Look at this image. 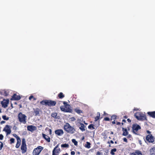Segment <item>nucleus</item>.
<instances>
[{"label":"nucleus","mask_w":155,"mask_h":155,"mask_svg":"<svg viewBox=\"0 0 155 155\" xmlns=\"http://www.w3.org/2000/svg\"><path fill=\"white\" fill-rule=\"evenodd\" d=\"M127 121L129 123H130L131 122V120L130 119H127Z\"/></svg>","instance_id":"5fc2aeb1"},{"label":"nucleus","mask_w":155,"mask_h":155,"mask_svg":"<svg viewBox=\"0 0 155 155\" xmlns=\"http://www.w3.org/2000/svg\"><path fill=\"white\" fill-rule=\"evenodd\" d=\"M54 133L57 135L60 136L64 134V132L63 130L59 129L55 130Z\"/></svg>","instance_id":"9b49d317"},{"label":"nucleus","mask_w":155,"mask_h":155,"mask_svg":"<svg viewBox=\"0 0 155 155\" xmlns=\"http://www.w3.org/2000/svg\"><path fill=\"white\" fill-rule=\"evenodd\" d=\"M36 100V98L34 97V98H33V101H35V100Z\"/></svg>","instance_id":"0e129e2a"},{"label":"nucleus","mask_w":155,"mask_h":155,"mask_svg":"<svg viewBox=\"0 0 155 155\" xmlns=\"http://www.w3.org/2000/svg\"><path fill=\"white\" fill-rule=\"evenodd\" d=\"M130 155H137L136 153V150L134 152L131 153Z\"/></svg>","instance_id":"a18cd8bd"},{"label":"nucleus","mask_w":155,"mask_h":155,"mask_svg":"<svg viewBox=\"0 0 155 155\" xmlns=\"http://www.w3.org/2000/svg\"><path fill=\"white\" fill-rule=\"evenodd\" d=\"M117 117V116L115 115H113L111 116L110 120H114V121H115Z\"/></svg>","instance_id":"c85d7f7f"},{"label":"nucleus","mask_w":155,"mask_h":155,"mask_svg":"<svg viewBox=\"0 0 155 155\" xmlns=\"http://www.w3.org/2000/svg\"><path fill=\"white\" fill-rule=\"evenodd\" d=\"M134 116L139 120L143 121L147 120L146 115L141 112L136 113L134 114Z\"/></svg>","instance_id":"7ed1b4c3"},{"label":"nucleus","mask_w":155,"mask_h":155,"mask_svg":"<svg viewBox=\"0 0 155 155\" xmlns=\"http://www.w3.org/2000/svg\"><path fill=\"white\" fill-rule=\"evenodd\" d=\"M124 117L125 119H127V116H125Z\"/></svg>","instance_id":"680f3d73"},{"label":"nucleus","mask_w":155,"mask_h":155,"mask_svg":"<svg viewBox=\"0 0 155 155\" xmlns=\"http://www.w3.org/2000/svg\"><path fill=\"white\" fill-rule=\"evenodd\" d=\"M42 137L43 138L46 140L48 142H50V138L48 135L43 134Z\"/></svg>","instance_id":"dca6fc26"},{"label":"nucleus","mask_w":155,"mask_h":155,"mask_svg":"<svg viewBox=\"0 0 155 155\" xmlns=\"http://www.w3.org/2000/svg\"><path fill=\"white\" fill-rule=\"evenodd\" d=\"M88 128L89 129L92 128L93 129H95L94 127V125L92 124H90L88 126Z\"/></svg>","instance_id":"f704fd0d"},{"label":"nucleus","mask_w":155,"mask_h":155,"mask_svg":"<svg viewBox=\"0 0 155 155\" xmlns=\"http://www.w3.org/2000/svg\"><path fill=\"white\" fill-rule=\"evenodd\" d=\"M43 147L41 146H38L35 148L33 151V155H39L41 151L43 150Z\"/></svg>","instance_id":"423d86ee"},{"label":"nucleus","mask_w":155,"mask_h":155,"mask_svg":"<svg viewBox=\"0 0 155 155\" xmlns=\"http://www.w3.org/2000/svg\"><path fill=\"white\" fill-rule=\"evenodd\" d=\"M64 106H61L60 107L61 110L65 112L72 113V110L71 109L70 105L68 104L66 101H63Z\"/></svg>","instance_id":"f03ea898"},{"label":"nucleus","mask_w":155,"mask_h":155,"mask_svg":"<svg viewBox=\"0 0 155 155\" xmlns=\"http://www.w3.org/2000/svg\"><path fill=\"white\" fill-rule=\"evenodd\" d=\"M104 120L105 121H109L110 119L108 117H105L104 118Z\"/></svg>","instance_id":"a19ab883"},{"label":"nucleus","mask_w":155,"mask_h":155,"mask_svg":"<svg viewBox=\"0 0 155 155\" xmlns=\"http://www.w3.org/2000/svg\"><path fill=\"white\" fill-rule=\"evenodd\" d=\"M70 120L71 121H74L76 119L74 117H72L70 118Z\"/></svg>","instance_id":"ea45409f"},{"label":"nucleus","mask_w":155,"mask_h":155,"mask_svg":"<svg viewBox=\"0 0 155 155\" xmlns=\"http://www.w3.org/2000/svg\"><path fill=\"white\" fill-rule=\"evenodd\" d=\"M146 141L145 142H148L149 143H153L155 140V138L151 134L147 135L146 137Z\"/></svg>","instance_id":"0eeeda50"},{"label":"nucleus","mask_w":155,"mask_h":155,"mask_svg":"<svg viewBox=\"0 0 155 155\" xmlns=\"http://www.w3.org/2000/svg\"><path fill=\"white\" fill-rule=\"evenodd\" d=\"M13 135L14 137L16 138L17 140L21 139L20 137L18 136L16 134H13Z\"/></svg>","instance_id":"c9c22d12"},{"label":"nucleus","mask_w":155,"mask_h":155,"mask_svg":"<svg viewBox=\"0 0 155 155\" xmlns=\"http://www.w3.org/2000/svg\"><path fill=\"white\" fill-rule=\"evenodd\" d=\"M34 97L33 95H31L29 98V99L30 100H31L32 98L33 99Z\"/></svg>","instance_id":"37998d69"},{"label":"nucleus","mask_w":155,"mask_h":155,"mask_svg":"<svg viewBox=\"0 0 155 155\" xmlns=\"http://www.w3.org/2000/svg\"><path fill=\"white\" fill-rule=\"evenodd\" d=\"M10 144H12L15 142V140L13 138H11L9 140Z\"/></svg>","instance_id":"4c0bfd02"},{"label":"nucleus","mask_w":155,"mask_h":155,"mask_svg":"<svg viewBox=\"0 0 155 155\" xmlns=\"http://www.w3.org/2000/svg\"><path fill=\"white\" fill-rule=\"evenodd\" d=\"M79 124H80V125H79V126H80L79 127V129L82 131H83L85 130V126L84 125L81 123H80Z\"/></svg>","instance_id":"6ab92c4d"},{"label":"nucleus","mask_w":155,"mask_h":155,"mask_svg":"<svg viewBox=\"0 0 155 155\" xmlns=\"http://www.w3.org/2000/svg\"><path fill=\"white\" fill-rule=\"evenodd\" d=\"M21 97L20 95H18L16 94H14L12 96L11 100L18 101L20 99Z\"/></svg>","instance_id":"4468645a"},{"label":"nucleus","mask_w":155,"mask_h":155,"mask_svg":"<svg viewBox=\"0 0 155 155\" xmlns=\"http://www.w3.org/2000/svg\"><path fill=\"white\" fill-rule=\"evenodd\" d=\"M42 127V125H40L39 127Z\"/></svg>","instance_id":"69168bd1"},{"label":"nucleus","mask_w":155,"mask_h":155,"mask_svg":"<svg viewBox=\"0 0 155 155\" xmlns=\"http://www.w3.org/2000/svg\"><path fill=\"white\" fill-rule=\"evenodd\" d=\"M18 118L19 121L21 123H22L24 124H26V116L21 112L19 113L18 116Z\"/></svg>","instance_id":"20e7f679"},{"label":"nucleus","mask_w":155,"mask_h":155,"mask_svg":"<svg viewBox=\"0 0 155 155\" xmlns=\"http://www.w3.org/2000/svg\"><path fill=\"white\" fill-rule=\"evenodd\" d=\"M64 130L67 133L73 134L74 133L75 130L73 127L71 126L69 124L67 123L63 127Z\"/></svg>","instance_id":"f257e3e1"},{"label":"nucleus","mask_w":155,"mask_h":155,"mask_svg":"<svg viewBox=\"0 0 155 155\" xmlns=\"http://www.w3.org/2000/svg\"><path fill=\"white\" fill-rule=\"evenodd\" d=\"M63 155H68V153H66L65 154H63Z\"/></svg>","instance_id":"338daca9"},{"label":"nucleus","mask_w":155,"mask_h":155,"mask_svg":"<svg viewBox=\"0 0 155 155\" xmlns=\"http://www.w3.org/2000/svg\"><path fill=\"white\" fill-rule=\"evenodd\" d=\"M21 150L22 153L23 154L25 153L27 151V145H21Z\"/></svg>","instance_id":"2eb2a0df"},{"label":"nucleus","mask_w":155,"mask_h":155,"mask_svg":"<svg viewBox=\"0 0 155 155\" xmlns=\"http://www.w3.org/2000/svg\"><path fill=\"white\" fill-rule=\"evenodd\" d=\"M2 118L4 120H8L9 118V117H7L6 115L2 116Z\"/></svg>","instance_id":"e433bc0d"},{"label":"nucleus","mask_w":155,"mask_h":155,"mask_svg":"<svg viewBox=\"0 0 155 155\" xmlns=\"http://www.w3.org/2000/svg\"><path fill=\"white\" fill-rule=\"evenodd\" d=\"M9 102V100L8 99H4L3 101L1 102L2 107L4 108L8 106Z\"/></svg>","instance_id":"ddd939ff"},{"label":"nucleus","mask_w":155,"mask_h":155,"mask_svg":"<svg viewBox=\"0 0 155 155\" xmlns=\"http://www.w3.org/2000/svg\"><path fill=\"white\" fill-rule=\"evenodd\" d=\"M127 138H131L132 137V136L131 134H128L127 135Z\"/></svg>","instance_id":"8fccbe9b"},{"label":"nucleus","mask_w":155,"mask_h":155,"mask_svg":"<svg viewBox=\"0 0 155 155\" xmlns=\"http://www.w3.org/2000/svg\"><path fill=\"white\" fill-rule=\"evenodd\" d=\"M116 151L117 149L116 148H114L111 150L110 153L112 155H114L115 154L114 152H115Z\"/></svg>","instance_id":"a878e982"},{"label":"nucleus","mask_w":155,"mask_h":155,"mask_svg":"<svg viewBox=\"0 0 155 155\" xmlns=\"http://www.w3.org/2000/svg\"><path fill=\"white\" fill-rule=\"evenodd\" d=\"M5 123V121H3V120L2 121L0 122V123L1 124H3Z\"/></svg>","instance_id":"603ef678"},{"label":"nucleus","mask_w":155,"mask_h":155,"mask_svg":"<svg viewBox=\"0 0 155 155\" xmlns=\"http://www.w3.org/2000/svg\"><path fill=\"white\" fill-rule=\"evenodd\" d=\"M27 145L26 143L25 139L23 138L22 140V144L21 145Z\"/></svg>","instance_id":"2f4dec72"},{"label":"nucleus","mask_w":155,"mask_h":155,"mask_svg":"<svg viewBox=\"0 0 155 155\" xmlns=\"http://www.w3.org/2000/svg\"><path fill=\"white\" fill-rule=\"evenodd\" d=\"M91 143L88 142H87L86 144L84 145V147L88 149L91 148Z\"/></svg>","instance_id":"393cba45"},{"label":"nucleus","mask_w":155,"mask_h":155,"mask_svg":"<svg viewBox=\"0 0 155 155\" xmlns=\"http://www.w3.org/2000/svg\"><path fill=\"white\" fill-rule=\"evenodd\" d=\"M5 96H6L8 95V94H7L6 91L5 92Z\"/></svg>","instance_id":"052dcab7"},{"label":"nucleus","mask_w":155,"mask_h":155,"mask_svg":"<svg viewBox=\"0 0 155 155\" xmlns=\"http://www.w3.org/2000/svg\"><path fill=\"white\" fill-rule=\"evenodd\" d=\"M3 131H5L7 133V135L9 134L11 132V130L9 126L8 125L5 126V128L3 129Z\"/></svg>","instance_id":"f8f14e48"},{"label":"nucleus","mask_w":155,"mask_h":155,"mask_svg":"<svg viewBox=\"0 0 155 155\" xmlns=\"http://www.w3.org/2000/svg\"><path fill=\"white\" fill-rule=\"evenodd\" d=\"M112 123L113 124H115V121L114 120L112 122Z\"/></svg>","instance_id":"4d7b16f0"},{"label":"nucleus","mask_w":155,"mask_h":155,"mask_svg":"<svg viewBox=\"0 0 155 155\" xmlns=\"http://www.w3.org/2000/svg\"><path fill=\"white\" fill-rule=\"evenodd\" d=\"M121 124V123L120 122H117L116 123V124L117 125H120Z\"/></svg>","instance_id":"6e6d98bb"},{"label":"nucleus","mask_w":155,"mask_h":155,"mask_svg":"<svg viewBox=\"0 0 155 155\" xmlns=\"http://www.w3.org/2000/svg\"><path fill=\"white\" fill-rule=\"evenodd\" d=\"M147 113L150 117L155 118V111L148 112Z\"/></svg>","instance_id":"aec40b11"},{"label":"nucleus","mask_w":155,"mask_h":155,"mask_svg":"<svg viewBox=\"0 0 155 155\" xmlns=\"http://www.w3.org/2000/svg\"><path fill=\"white\" fill-rule=\"evenodd\" d=\"M74 111L78 114H80L83 113V111L80 110L79 108H76L74 109Z\"/></svg>","instance_id":"5701e85b"},{"label":"nucleus","mask_w":155,"mask_h":155,"mask_svg":"<svg viewBox=\"0 0 155 155\" xmlns=\"http://www.w3.org/2000/svg\"><path fill=\"white\" fill-rule=\"evenodd\" d=\"M101 154V153L99 151H98L96 153V155H100Z\"/></svg>","instance_id":"3c124183"},{"label":"nucleus","mask_w":155,"mask_h":155,"mask_svg":"<svg viewBox=\"0 0 155 155\" xmlns=\"http://www.w3.org/2000/svg\"><path fill=\"white\" fill-rule=\"evenodd\" d=\"M97 116L95 117V121H97L100 118V113L98 112L97 113Z\"/></svg>","instance_id":"b1692460"},{"label":"nucleus","mask_w":155,"mask_h":155,"mask_svg":"<svg viewBox=\"0 0 155 155\" xmlns=\"http://www.w3.org/2000/svg\"><path fill=\"white\" fill-rule=\"evenodd\" d=\"M58 97L62 99L64 97V95L62 92H60L58 94Z\"/></svg>","instance_id":"cd10ccee"},{"label":"nucleus","mask_w":155,"mask_h":155,"mask_svg":"<svg viewBox=\"0 0 155 155\" xmlns=\"http://www.w3.org/2000/svg\"><path fill=\"white\" fill-rule=\"evenodd\" d=\"M27 129L28 131H30L31 132H33L37 129L36 127L32 125H28L27 126Z\"/></svg>","instance_id":"1a4fd4ad"},{"label":"nucleus","mask_w":155,"mask_h":155,"mask_svg":"<svg viewBox=\"0 0 155 155\" xmlns=\"http://www.w3.org/2000/svg\"><path fill=\"white\" fill-rule=\"evenodd\" d=\"M110 134H113V132H112V131H111V133H110Z\"/></svg>","instance_id":"774afa93"},{"label":"nucleus","mask_w":155,"mask_h":155,"mask_svg":"<svg viewBox=\"0 0 155 155\" xmlns=\"http://www.w3.org/2000/svg\"><path fill=\"white\" fill-rule=\"evenodd\" d=\"M147 133L149 134H151V133L150 131L148 130H147Z\"/></svg>","instance_id":"864d4df0"},{"label":"nucleus","mask_w":155,"mask_h":155,"mask_svg":"<svg viewBox=\"0 0 155 155\" xmlns=\"http://www.w3.org/2000/svg\"><path fill=\"white\" fill-rule=\"evenodd\" d=\"M48 131L49 133V134L51 135L52 134V130L51 129H49Z\"/></svg>","instance_id":"49530a36"},{"label":"nucleus","mask_w":155,"mask_h":155,"mask_svg":"<svg viewBox=\"0 0 155 155\" xmlns=\"http://www.w3.org/2000/svg\"><path fill=\"white\" fill-rule=\"evenodd\" d=\"M126 122V120H122V123H121L122 124V125H123L124 124V123H125Z\"/></svg>","instance_id":"de8ad7c7"},{"label":"nucleus","mask_w":155,"mask_h":155,"mask_svg":"<svg viewBox=\"0 0 155 155\" xmlns=\"http://www.w3.org/2000/svg\"><path fill=\"white\" fill-rule=\"evenodd\" d=\"M47 101H48V100H45L42 101L40 102V103H41V104L43 105H47Z\"/></svg>","instance_id":"bb28decb"},{"label":"nucleus","mask_w":155,"mask_h":155,"mask_svg":"<svg viewBox=\"0 0 155 155\" xmlns=\"http://www.w3.org/2000/svg\"><path fill=\"white\" fill-rule=\"evenodd\" d=\"M110 143H112V144H113V143H114V141H113V140H111L110 141Z\"/></svg>","instance_id":"13d9d810"},{"label":"nucleus","mask_w":155,"mask_h":155,"mask_svg":"<svg viewBox=\"0 0 155 155\" xmlns=\"http://www.w3.org/2000/svg\"><path fill=\"white\" fill-rule=\"evenodd\" d=\"M47 105L49 106H54L55 105L56 102L55 101L51 100H48Z\"/></svg>","instance_id":"9d476101"},{"label":"nucleus","mask_w":155,"mask_h":155,"mask_svg":"<svg viewBox=\"0 0 155 155\" xmlns=\"http://www.w3.org/2000/svg\"><path fill=\"white\" fill-rule=\"evenodd\" d=\"M123 139L124 141L125 142H127V138H126L124 137L123 138Z\"/></svg>","instance_id":"c03bdc74"},{"label":"nucleus","mask_w":155,"mask_h":155,"mask_svg":"<svg viewBox=\"0 0 155 155\" xmlns=\"http://www.w3.org/2000/svg\"><path fill=\"white\" fill-rule=\"evenodd\" d=\"M122 130L123 132L122 134L124 136H126L128 135V132L127 131V129L126 128H124V127H122Z\"/></svg>","instance_id":"a211bd4d"},{"label":"nucleus","mask_w":155,"mask_h":155,"mask_svg":"<svg viewBox=\"0 0 155 155\" xmlns=\"http://www.w3.org/2000/svg\"><path fill=\"white\" fill-rule=\"evenodd\" d=\"M59 146V144H57L54 148L52 151V155H58L61 152V150L60 148H58Z\"/></svg>","instance_id":"6e6552de"},{"label":"nucleus","mask_w":155,"mask_h":155,"mask_svg":"<svg viewBox=\"0 0 155 155\" xmlns=\"http://www.w3.org/2000/svg\"><path fill=\"white\" fill-rule=\"evenodd\" d=\"M57 115V113L56 112L52 113L51 114V116L54 118H56Z\"/></svg>","instance_id":"c756f323"},{"label":"nucleus","mask_w":155,"mask_h":155,"mask_svg":"<svg viewBox=\"0 0 155 155\" xmlns=\"http://www.w3.org/2000/svg\"><path fill=\"white\" fill-rule=\"evenodd\" d=\"M71 155H74L75 154V153L74 151H72L71 152Z\"/></svg>","instance_id":"09e8293b"},{"label":"nucleus","mask_w":155,"mask_h":155,"mask_svg":"<svg viewBox=\"0 0 155 155\" xmlns=\"http://www.w3.org/2000/svg\"><path fill=\"white\" fill-rule=\"evenodd\" d=\"M104 115H108V114H107L106 113V112L105 111L104 112Z\"/></svg>","instance_id":"e2e57ef3"},{"label":"nucleus","mask_w":155,"mask_h":155,"mask_svg":"<svg viewBox=\"0 0 155 155\" xmlns=\"http://www.w3.org/2000/svg\"><path fill=\"white\" fill-rule=\"evenodd\" d=\"M150 155H155V147H151L149 150Z\"/></svg>","instance_id":"f3484780"},{"label":"nucleus","mask_w":155,"mask_h":155,"mask_svg":"<svg viewBox=\"0 0 155 155\" xmlns=\"http://www.w3.org/2000/svg\"><path fill=\"white\" fill-rule=\"evenodd\" d=\"M34 112L35 113V115L37 116L39 115L40 109L38 108H36L35 109H33Z\"/></svg>","instance_id":"412c9836"},{"label":"nucleus","mask_w":155,"mask_h":155,"mask_svg":"<svg viewBox=\"0 0 155 155\" xmlns=\"http://www.w3.org/2000/svg\"><path fill=\"white\" fill-rule=\"evenodd\" d=\"M4 138V136L2 134H0V140H2Z\"/></svg>","instance_id":"79ce46f5"},{"label":"nucleus","mask_w":155,"mask_h":155,"mask_svg":"<svg viewBox=\"0 0 155 155\" xmlns=\"http://www.w3.org/2000/svg\"><path fill=\"white\" fill-rule=\"evenodd\" d=\"M71 141L75 146H77L78 145V142L75 140V139H73L71 140Z\"/></svg>","instance_id":"473e14b6"},{"label":"nucleus","mask_w":155,"mask_h":155,"mask_svg":"<svg viewBox=\"0 0 155 155\" xmlns=\"http://www.w3.org/2000/svg\"><path fill=\"white\" fill-rule=\"evenodd\" d=\"M136 153L137 155H143L141 151L139 150H136Z\"/></svg>","instance_id":"72a5a7b5"},{"label":"nucleus","mask_w":155,"mask_h":155,"mask_svg":"<svg viewBox=\"0 0 155 155\" xmlns=\"http://www.w3.org/2000/svg\"><path fill=\"white\" fill-rule=\"evenodd\" d=\"M3 147V143L1 142L0 141V150H2V147Z\"/></svg>","instance_id":"58836bf2"},{"label":"nucleus","mask_w":155,"mask_h":155,"mask_svg":"<svg viewBox=\"0 0 155 155\" xmlns=\"http://www.w3.org/2000/svg\"><path fill=\"white\" fill-rule=\"evenodd\" d=\"M110 141H108V142H107V143H108V144H110V145H109V147H110Z\"/></svg>","instance_id":"bf43d9fd"},{"label":"nucleus","mask_w":155,"mask_h":155,"mask_svg":"<svg viewBox=\"0 0 155 155\" xmlns=\"http://www.w3.org/2000/svg\"><path fill=\"white\" fill-rule=\"evenodd\" d=\"M61 146L62 147H67L68 148L69 147V145L67 143H64L61 145Z\"/></svg>","instance_id":"7c9ffc66"},{"label":"nucleus","mask_w":155,"mask_h":155,"mask_svg":"<svg viewBox=\"0 0 155 155\" xmlns=\"http://www.w3.org/2000/svg\"><path fill=\"white\" fill-rule=\"evenodd\" d=\"M141 128L140 126L137 124H134L132 125V132L134 134L138 135V131Z\"/></svg>","instance_id":"39448f33"},{"label":"nucleus","mask_w":155,"mask_h":155,"mask_svg":"<svg viewBox=\"0 0 155 155\" xmlns=\"http://www.w3.org/2000/svg\"><path fill=\"white\" fill-rule=\"evenodd\" d=\"M17 142L16 144L15 147L16 148H18L21 144V139L17 140Z\"/></svg>","instance_id":"4be33fe9"}]
</instances>
